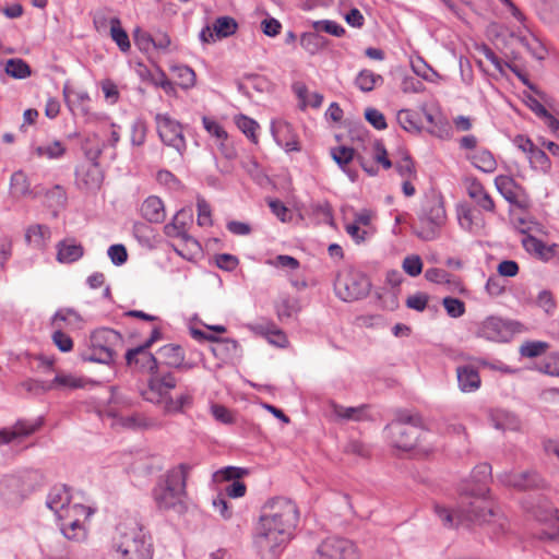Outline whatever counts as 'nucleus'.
<instances>
[{
	"mask_svg": "<svg viewBox=\"0 0 559 559\" xmlns=\"http://www.w3.org/2000/svg\"><path fill=\"white\" fill-rule=\"evenodd\" d=\"M491 479V465L481 463L472 472L471 480L460 487L461 502L456 510L436 504L435 512L447 527L463 526L473 528L486 525L489 533L499 535L506 530V519L498 514L484 499L489 491L488 481Z\"/></svg>",
	"mask_w": 559,
	"mask_h": 559,
	"instance_id": "f257e3e1",
	"label": "nucleus"
},
{
	"mask_svg": "<svg viewBox=\"0 0 559 559\" xmlns=\"http://www.w3.org/2000/svg\"><path fill=\"white\" fill-rule=\"evenodd\" d=\"M298 521L299 511L293 500L275 497L264 503L253 535V545L261 559H276L283 552Z\"/></svg>",
	"mask_w": 559,
	"mask_h": 559,
	"instance_id": "f03ea898",
	"label": "nucleus"
},
{
	"mask_svg": "<svg viewBox=\"0 0 559 559\" xmlns=\"http://www.w3.org/2000/svg\"><path fill=\"white\" fill-rule=\"evenodd\" d=\"M153 551L148 531L135 518L117 525L111 544L114 559H152Z\"/></svg>",
	"mask_w": 559,
	"mask_h": 559,
	"instance_id": "7ed1b4c3",
	"label": "nucleus"
},
{
	"mask_svg": "<svg viewBox=\"0 0 559 559\" xmlns=\"http://www.w3.org/2000/svg\"><path fill=\"white\" fill-rule=\"evenodd\" d=\"M190 471V465L181 463L159 477L152 490L158 510L174 511L177 514L187 512V479Z\"/></svg>",
	"mask_w": 559,
	"mask_h": 559,
	"instance_id": "20e7f679",
	"label": "nucleus"
},
{
	"mask_svg": "<svg viewBox=\"0 0 559 559\" xmlns=\"http://www.w3.org/2000/svg\"><path fill=\"white\" fill-rule=\"evenodd\" d=\"M176 385L177 380L175 376L147 379V386L141 391V396L146 402L160 405L165 414L181 413L185 408L192 406L193 397L191 393L185 392L174 399L170 395V391Z\"/></svg>",
	"mask_w": 559,
	"mask_h": 559,
	"instance_id": "39448f33",
	"label": "nucleus"
},
{
	"mask_svg": "<svg viewBox=\"0 0 559 559\" xmlns=\"http://www.w3.org/2000/svg\"><path fill=\"white\" fill-rule=\"evenodd\" d=\"M418 219L420 225L414 229L415 235L425 241L436 239L447 219L442 199L439 197L426 199L418 213Z\"/></svg>",
	"mask_w": 559,
	"mask_h": 559,
	"instance_id": "423d86ee",
	"label": "nucleus"
},
{
	"mask_svg": "<svg viewBox=\"0 0 559 559\" xmlns=\"http://www.w3.org/2000/svg\"><path fill=\"white\" fill-rule=\"evenodd\" d=\"M334 290L340 299L349 302L366 297L370 290V282L360 272L346 271L337 274Z\"/></svg>",
	"mask_w": 559,
	"mask_h": 559,
	"instance_id": "0eeeda50",
	"label": "nucleus"
},
{
	"mask_svg": "<svg viewBox=\"0 0 559 559\" xmlns=\"http://www.w3.org/2000/svg\"><path fill=\"white\" fill-rule=\"evenodd\" d=\"M313 559H360V554L352 540L331 536L319 544Z\"/></svg>",
	"mask_w": 559,
	"mask_h": 559,
	"instance_id": "6e6552de",
	"label": "nucleus"
},
{
	"mask_svg": "<svg viewBox=\"0 0 559 559\" xmlns=\"http://www.w3.org/2000/svg\"><path fill=\"white\" fill-rule=\"evenodd\" d=\"M155 122L160 141L174 147L182 156L187 150V143L180 122L173 119L168 114H157Z\"/></svg>",
	"mask_w": 559,
	"mask_h": 559,
	"instance_id": "1a4fd4ad",
	"label": "nucleus"
},
{
	"mask_svg": "<svg viewBox=\"0 0 559 559\" xmlns=\"http://www.w3.org/2000/svg\"><path fill=\"white\" fill-rule=\"evenodd\" d=\"M515 332L514 323L500 317L490 316L477 323L475 335L488 341L507 342Z\"/></svg>",
	"mask_w": 559,
	"mask_h": 559,
	"instance_id": "9d476101",
	"label": "nucleus"
},
{
	"mask_svg": "<svg viewBox=\"0 0 559 559\" xmlns=\"http://www.w3.org/2000/svg\"><path fill=\"white\" fill-rule=\"evenodd\" d=\"M157 373L155 377L162 378L166 376H174V373L167 369H180L186 367L185 365V350L177 344H167L162 346L155 353Z\"/></svg>",
	"mask_w": 559,
	"mask_h": 559,
	"instance_id": "9b49d317",
	"label": "nucleus"
},
{
	"mask_svg": "<svg viewBox=\"0 0 559 559\" xmlns=\"http://www.w3.org/2000/svg\"><path fill=\"white\" fill-rule=\"evenodd\" d=\"M513 143L519 150L526 154L532 169L539 170L544 174L550 171L551 162L548 155L536 146L530 138L519 134L514 138Z\"/></svg>",
	"mask_w": 559,
	"mask_h": 559,
	"instance_id": "f8f14e48",
	"label": "nucleus"
},
{
	"mask_svg": "<svg viewBox=\"0 0 559 559\" xmlns=\"http://www.w3.org/2000/svg\"><path fill=\"white\" fill-rule=\"evenodd\" d=\"M385 429L389 432L392 444L403 451L414 449L420 435V428L415 425L388 424Z\"/></svg>",
	"mask_w": 559,
	"mask_h": 559,
	"instance_id": "ddd939ff",
	"label": "nucleus"
},
{
	"mask_svg": "<svg viewBox=\"0 0 559 559\" xmlns=\"http://www.w3.org/2000/svg\"><path fill=\"white\" fill-rule=\"evenodd\" d=\"M237 28L238 23L234 17L227 15L219 16L212 26L206 25L201 29L199 38L202 43L210 44L234 35Z\"/></svg>",
	"mask_w": 559,
	"mask_h": 559,
	"instance_id": "4468645a",
	"label": "nucleus"
},
{
	"mask_svg": "<svg viewBox=\"0 0 559 559\" xmlns=\"http://www.w3.org/2000/svg\"><path fill=\"white\" fill-rule=\"evenodd\" d=\"M126 364L133 372L147 373L153 378L157 373L156 356L150 350L130 348L127 350Z\"/></svg>",
	"mask_w": 559,
	"mask_h": 559,
	"instance_id": "2eb2a0df",
	"label": "nucleus"
},
{
	"mask_svg": "<svg viewBox=\"0 0 559 559\" xmlns=\"http://www.w3.org/2000/svg\"><path fill=\"white\" fill-rule=\"evenodd\" d=\"M499 481L519 490L538 488L543 485L542 477L536 472H522L519 474L504 472L498 475Z\"/></svg>",
	"mask_w": 559,
	"mask_h": 559,
	"instance_id": "dca6fc26",
	"label": "nucleus"
},
{
	"mask_svg": "<svg viewBox=\"0 0 559 559\" xmlns=\"http://www.w3.org/2000/svg\"><path fill=\"white\" fill-rule=\"evenodd\" d=\"M271 132L275 142L286 152L299 151L297 135L293 126L286 121H272Z\"/></svg>",
	"mask_w": 559,
	"mask_h": 559,
	"instance_id": "f3484780",
	"label": "nucleus"
},
{
	"mask_svg": "<svg viewBox=\"0 0 559 559\" xmlns=\"http://www.w3.org/2000/svg\"><path fill=\"white\" fill-rule=\"evenodd\" d=\"M495 186L499 193L508 201L520 209H524L526 203L519 199L516 190H521V186L510 176L500 175L495 179Z\"/></svg>",
	"mask_w": 559,
	"mask_h": 559,
	"instance_id": "a211bd4d",
	"label": "nucleus"
},
{
	"mask_svg": "<svg viewBox=\"0 0 559 559\" xmlns=\"http://www.w3.org/2000/svg\"><path fill=\"white\" fill-rule=\"evenodd\" d=\"M71 502V493L70 488L66 485H56L53 486L46 499V506L57 515H61V512L66 510V508Z\"/></svg>",
	"mask_w": 559,
	"mask_h": 559,
	"instance_id": "6ab92c4d",
	"label": "nucleus"
},
{
	"mask_svg": "<svg viewBox=\"0 0 559 559\" xmlns=\"http://www.w3.org/2000/svg\"><path fill=\"white\" fill-rule=\"evenodd\" d=\"M57 248V261L60 263H73L84 254V248L74 238H66L59 241Z\"/></svg>",
	"mask_w": 559,
	"mask_h": 559,
	"instance_id": "aec40b11",
	"label": "nucleus"
},
{
	"mask_svg": "<svg viewBox=\"0 0 559 559\" xmlns=\"http://www.w3.org/2000/svg\"><path fill=\"white\" fill-rule=\"evenodd\" d=\"M121 342V334L109 328L97 329L90 337V343L95 345L97 348L110 349V352H115V347Z\"/></svg>",
	"mask_w": 559,
	"mask_h": 559,
	"instance_id": "412c9836",
	"label": "nucleus"
},
{
	"mask_svg": "<svg viewBox=\"0 0 559 559\" xmlns=\"http://www.w3.org/2000/svg\"><path fill=\"white\" fill-rule=\"evenodd\" d=\"M141 215L150 223L159 224L163 223L166 213L165 206L160 198L156 195H150L146 198L141 205Z\"/></svg>",
	"mask_w": 559,
	"mask_h": 559,
	"instance_id": "4be33fe9",
	"label": "nucleus"
},
{
	"mask_svg": "<svg viewBox=\"0 0 559 559\" xmlns=\"http://www.w3.org/2000/svg\"><path fill=\"white\" fill-rule=\"evenodd\" d=\"M459 388L462 392H474L480 386V377L472 366H460L456 368Z\"/></svg>",
	"mask_w": 559,
	"mask_h": 559,
	"instance_id": "5701e85b",
	"label": "nucleus"
},
{
	"mask_svg": "<svg viewBox=\"0 0 559 559\" xmlns=\"http://www.w3.org/2000/svg\"><path fill=\"white\" fill-rule=\"evenodd\" d=\"M467 194L478 206L488 212L495 211V202L485 190L484 186L476 179H473L467 186Z\"/></svg>",
	"mask_w": 559,
	"mask_h": 559,
	"instance_id": "b1692460",
	"label": "nucleus"
},
{
	"mask_svg": "<svg viewBox=\"0 0 559 559\" xmlns=\"http://www.w3.org/2000/svg\"><path fill=\"white\" fill-rule=\"evenodd\" d=\"M333 415L340 420L361 421L367 418V405L347 407L336 403L331 404Z\"/></svg>",
	"mask_w": 559,
	"mask_h": 559,
	"instance_id": "393cba45",
	"label": "nucleus"
},
{
	"mask_svg": "<svg viewBox=\"0 0 559 559\" xmlns=\"http://www.w3.org/2000/svg\"><path fill=\"white\" fill-rule=\"evenodd\" d=\"M116 352L110 349L97 348L95 345L90 343V346L80 352V357L83 361L98 362V364H110L114 361Z\"/></svg>",
	"mask_w": 559,
	"mask_h": 559,
	"instance_id": "a878e982",
	"label": "nucleus"
},
{
	"mask_svg": "<svg viewBox=\"0 0 559 559\" xmlns=\"http://www.w3.org/2000/svg\"><path fill=\"white\" fill-rule=\"evenodd\" d=\"M104 146V142L96 133L87 134L82 143V150L86 158L95 166L98 165V159L102 155Z\"/></svg>",
	"mask_w": 559,
	"mask_h": 559,
	"instance_id": "bb28decb",
	"label": "nucleus"
},
{
	"mask_svg": "<svg viewBox=\"0 0 559 559\" xmlns=\"http://www.w3.org/2000/svg\"><path fill=\"white\" fill-rule=\"evenodd\" d=\"M51 235L50 228L46 225H32L26 229L25 240L37 249L46 246Z\"/></svg>",
	"mask_w": 559,
	"mask_h": 559,
	"instance_id": "cd10ccee",
	"label": "nucleus"
},
{
	"mask_svg": "<svg viewBox=\"0 0 559 559\" xmlns=\"http://www.w3.org/2000/svg\"><path fill=\"white\" fill-rule=\"evenodd\" d=\"M490 419L496 429H516L519 427L518 417L506 409H495L490 413Z\"/></svg>",
	"mask_w": 559,
	"mask_h": 559,
	"instance_id": "c85d7f7f",
	"label": "nucleus"
},
{
	"mask_svg": "<svg viewBox=\"0 0 559 559\" xmlns=\"http://www.w3.org/2000/svg\"><path fill=\"white\" fill-rule=\"evenodd\" d=\"M383 81L382 75L377 74L371 70L364 69L357 74L355 85L361 92L367 93L373 91L376 86L383 84Z\"/></svg>",
	"mask_w": 559,
	"mask_h": 559,
	"instance_id": "c756f323",
	"label": "nucleus"
},
{
	"mask_svg": "<svg viewBox=\"0 0 559 559\" xmlns=\"http://www.w3.org/2000/svg\"><path fill=\"white\" fill-rule=\"evenodd\" d=\"M397 122L407 132L418 133L421 130V119L418 112L402 109L397 112Z\"/></svg>",
	"mask_w": 559,
	"mask_h": 559,
	"instance_id": "7c9ffc66",
	"label": "nucleus"
},
{
	"mask_svg": "<svg viewBox=\"0 0 559 559\" xmlns=\"http://www.w3.org/2000/svg\"><path fill=\"white\" fill-rule=\"evenodd\" d=\"M60 524V530L63 536L69 540H80L84 537V530L81 523L80 518L75 519H58Z\"/></svg>",
	"mask_w": 559,
	"mask_h": 559,
	"instance_id": "2f4dec72",
	"label": "nucleus"
},
{
	"mask_svg": "<svg viewBox=\"0 0 559 559\" xmlns=\"http://www.w3.org/2000/svg\"><path fill=\"white\" fill-rule=\"evenodd\" d=\"M276 314L280 321L290 319L300 310L298 299L294 297H282L275 305Z\"/></svg>",
	"mask_w": 559,
	"mask_h": 559,
	"instance_id": "473e14b6",
	"label": "nucleus"
},
{
	"mask_svg": "<svg viewBox=\"0 0 559 559\" xmlns=\"http://www.w3.org/2000/svg\"><path fill=\"white\" fill-rule=\"evenodd\" d=\"M472 164L484 173H493L497 162L488 150H480L471 156Z\"/></svg>",
	"mask_w": 559,
	"mask_h": 559,
	"instance_id": "72a5a7b5",
	"label": "nucleus"
},
{
	"mask_svg": "<svg viewBox=\"0 0 559 559\" xmlns=\"http://www.w3.org/2000/svg\"><path fill=\"white\" fill-rule=\"evenodd\" d=\"M66 145L59 140H55L52 142L35 147V154L38 157H46L48 159L60 158L66 154Z\"/></svg>",
	"mask_w": 559,
	"mask_h": 559,
	"instance_id": "f704fd0d",
	"label": "nucleus"
},
{
	"mask_svg": "<svg viewBox=\"0 0 559 559\" xmlns=\"http://www.w3.org/2000/svg\"><path fill=\"white\" fill-rule=\"evenodd\" d=\"M110 24V36L117 44L121 51L126 52L130 49V40L127 32L122 28L121 22L118 17H111Z\"/></svg>",
	"mask_w": 559,
	"mask_h": 559,
	"instance_id": "c9c22d12",
	"label": "nucleus"
},
{
	"mask_svg": "<svg viewBox=\"0 0 559 559\" xmlns=\"http://www.w3.org/2000/svg\"><path fill=\"white\" fill-rule=\"evenodd\" d=\"M74 554L69 547V545L62 540L57 539L52 542L47 551L45 552L46 559H73Z\"/></svg>",
	"mask_w": 559,
	"mask_h": 559,
	"instance_id": "e433bc0d",
	"label": "nucleus"
},
{
	"mask_svg": "<svg viewBox=\"0 0 559 559\" xmlns=\"http://www.w3.org/2000/svg\"><path fill=\"white\" fill-rule=\"evenodd\" d=\"M10 191L15 198L25 197L31 193L28 179L23 171H15L11 176Z\"/></svg>",
	"mask_w": 559,
	"mask_h": 559,
	"instance_id": "4c0bfd02",
	"label": "nucleus"
},
{
	"mask_svg": "<svg viewBox=\"0 0 559 559\" xmlns=\"http://www.w3.org/2000/svg\"><path fill=\"white\" fill-rule=\"evenodd\" d=\"M5 73L14 79H26L32 71L29 66L20 58L9 59L5 63Z\"/></svg>",
	"mask_w": 559,
	"mask_h": 559,
	"instance_id": "58836bf2",
	"label": "nucleus"
},
{
	"mask_svg": "<svg viewBox=\"0 0 559 559\" xmlns=\"http://www.w3.org/2000/svg\"><path fill=\"white\" fill-rule=\"evenodd\" d=\"M357 151L348 146H337L331 150L333 160L345 170L346 166L356 158Z\"/></svg>",
	"mask_w": 559,
	"mask_h": 559,
	"instance_id": "ea45409f",
	"label": "nucleus"
},
{
	"mask_svg": "<svg viewBox=\"0 0 559 559\" xmlns=\"http://www.w3.org/2000/svg\"><path fill=\"white\" fill-rule=\"evenodd\" d=\"M120 424L123 427L131 429H148L155 426L154 420L138 413L126 417H121Z\"/></svg>",
	"mask_w": 559,
	"mask_h": 559,
	"instance_id": "a19ab883",
	"label": "nucleus"
},
{
	"mask_svg": "<svg viewBox=\"0 0 559 559\" xmlns=\"http://www.w3.org/2000/svg\"><path fill=\"white\" fill-rule=\"evenodd\" d=\"M238 342L233 338H222L217 345L211 347L215 357L226 358L234 356L238 350Z\"/></svg>",
	"mask_w": 559,
	"mask_h": 559,
	"instance_id": "79ce46f5",
	"label": "nucleus"
},
{
	"mask_svg": "<svg viewBox=\"0 0 559 559\" xmlns=\"http://www.w3.org/2000/svg\"><path fill=\"white\" fill-rule=\"evenodd\" d=\"M2 493L7 495L9 498L12 495L13 499L23 498L26 493V489L21 488V479L17 476H8L3 479L2 485Z\"/></svg>",
	"mask_w": 559,
	"mask_h": 559,
	"instance_id": "37998d69",
	"label": "nucleus"
},
{
	"mask_svg": "<svg viewBox=\"0 0 559 559\" xmlns=\"http://www.w3.org/2000/svg\"><path fill=\"white\" fill-rule=\"evenodd\" d=\"M63 96L70 109L79 105L88 104L91 100V97L86 91H76L68 86H64L63 88Z\"/></svg>",
	"mask_w": 559,
	"mask_h": 559,
	"instance_id": "c03bdc74",
	"label": "nucleus"
},
{
	"mask_svg": "<svg viewBox=\"0 0 559 559\" xmlns=\"http://www.w3.org/2000/svg\"><path fill=\"white\" fill-rule=\"evenodd\" d=\"M173 72L175 73V75L179 80L178 84L182 88L188 90V88L194 86V84H195V73H194V71L190 67H188V66L174 67L173 68Z\"/></svg>",
	"mask_w": 559,
	"mask_h": 559,
	"instance_id": "a18cd8bd",
	"label": "nucleus"
},
{
	"mask_svg": "<svg viewBox=\"0 0 559 559\" xmlns=\"http://www.w3.org/2000/svg\"><path fill=\"white\" fill-rule=\"evenodd\" d=\"M236 124L240 131H242L253 143H258V136L255 134L257 129H259V124L255 120L240 115L236 118Z\"/></svg>",
	"mask_w": 559,
	"mask_h": 559,
	"instance_id": "49530a36",
	"label": "nucleus"
},
{
	"mask_svg": "<svg viewBox=\"0 0 559 559\" xmlns=\"http://www.w3.org/2000/svg\"><path fill=\"white\" fill-rule=\"evenodd\" d=\"M311 212L325 224L333 223V211L328 201L313 202L310 205Z\"/></svg>",
	"mask_w": 559,
	"mask_h": 559,
	"instance_id": "de8ad7c7",
	"label": "nucleus"
},
{
	"mask_svg": "<svg viewBox=\"0 0 559 559\" xmlns=\"http://www.w3.org/2000/svg\"><path fill=\"white\" fill-rule=\"evenodd\" d=\"M313 28L317 32L323 31L330 35L335 36V37H342L346 33L345 28L341 24H338L332 20L316 21L313 23Z\"/></svg>",
	"mask_w": 559,
	"mask_h": 559,
	"instance_id": "09e8293b",
	"label": "nucleus"
},
{
	"mask_svg": "<svg viewBox=\"0 0 559 559\" xmlns=\"http://www.w3.org/2000/svg\"><path fill=\"white\" fill-rule=\"evenodd\" d=\"M549 348V344L542 341L526 342L520 348V354L524 357L534 358Z\"/></svg>",
	"mask_w": 559,
	"mask_h": 559,
	"instance_id": "8fccbe9b",
	"label": "nucleus"
},
{
	"mask_svg": "<svg viewBox=\"0 0 559 559\" xmlns=\"http://www.w3.org/2000/svg\"><path fill=\"white\" fill-rule=\"evenodd\" d=\"M92 510L81 503H69L64 511L61 512L58 519H75L80 518V520L87 519L91 516Z\"/></svg>",
	"mask_w": 559,
	"mask_h": 559,
	"instance_id": "3c124183",
	"label": "nucleus"
},
{
	"mask_svg": "<svg viewBox=\"0 0 559 559\" xmlns=\"http://www.w3.org/2000/svg\"><path fill=\"white\" fill-rule=\"evenodd\" d=\"M51 390L53 389H78L82 386V382L80 379L71 376V374H57L50 382Z\"/></svg>",
	"mask_w": 559,
	"mask_h": 559,
	"instance_id": "603ef678",
	"label": "nucleus"
},
{
	"mask_svg": "<svg viewBox=\"0 0 559 559\" xmlns=\"http://www.w3.org/2000/svg\"><path fill=\"white\" fill-rule=\"evenodd\" d=\"M263 333L266 334L267 341L271 344H274L277 347H285L287 344V337L285 333L278 329L274 324H267L265 328L260 326Z\"/></svg>",
	"mask_w": 559,
	"mask_h": 559,
	"instance_id": "864d4df0",
	"label": "nucleus"
},
{
	"mask_svg": "<svg viewBox=\"0 0 559 559\" xmlns=\"http://www.w3.org/2000/svg\"><path fill=\"white\" fill-rule=\"evenodd\" d=\"M442 305L445 308L447 313L452 318H460L465 312V304L459 298L444 297Z\"/></svg>",
	"mask_w": 559,
	"mask_h": 559,
	"instance_id": "5fc2aeb1",
	"label": "nucleus"
},
{
	"mask_svg": "<svg viewBox=\"0 0 559 559\" xmlns=\"http://www.w3.org/2000/svg\"><path fill=\"white\" fill-rule=\"evenodd\" d=\"M178 216H179V213H177L175 215L173 222H170L164 226L165 235L168 237H180L185 240H192V238L186 234L185 224L183 223L179 224Z\"/></svg>",
	"mask_w": 559,
	"mask_h": 559,
	"instance_id": "6e6d98bb",
	"label": "nucleus"
},
{
	"mask_svg": "<svg viewBox=\"0 0 559 559\" xmlns=\"http://www.w3.org/2000/svg\"><path fill=\"white\" fill-rule=\"evenodd\" d=\"M395 169L403 178L412 179L416 177L414 163L409 155L403 156L395 163Z\"/></svg>",
	"mask_w": 559,
	"mask_h": 559,
	"instance_id": "4d7b16f0",
	"label": "nucleus"
},
{
	"mask_svg": "<svg viewBox=\"0 0 559 559\" xmlns=\"http://www.w3.org/2000/svg\"><path fill=\"white\" fill-rule=\"evenodd\" d=\"M403 270L409 275V276H418L423 272V261L419 255L412 254L407 255L403 260Z\"/></svg>",
	"mask_w": 559,
	"mask_h": 559,
	"instance_id": "13d9d810",
	"label": "nucleus"
},
{
	"mask_svg": "<svg viewBox=\"0 0 559 559\" xmlns=\"http://www.w3.org/2000/svg\"><path fill=\"white\" fill-rule=\"evenodd\" d=\"M373 158L377 163L382 165L384 169L392 167V162L388 157V152L380 140L372 141Z\"/></svg>",
	"mask_w": 559,
	"mask_h": 559,
	"instance_id": "bf43d9fd",
	"label": "nucleus"
},
{
	"mask_svg": "<svg viewBox=\"0 0 559 559\" xmlns=\"http://www.w3.org/2000/svg\"><path fill=\"white\" fill-rule=\"evenodd\" d=\"M545 245L546 243L543 240L532 235H526V237L522 239V246L524 247V249L528 253L535 254L538 259L542 255Z\"/></svg>",
	"mask_w": 559,
	"mask_h": 559,
	"instance_id": "052dcab7",
	"label": "nucleus"
},
{
	"mask_svg": "<svg viewBox=\"0 0 559 559\" xmlns=\"http://www.w3.org/2000/svg\"><path fill=\"white\" fill-rule=\"evenodd\" d=\"M197 209H198V224L200 226H209L212 225L211 218V206L203 198H198L197 200Z\"/></svg>",
	"mask_w": 559,
	"mask_h": 559,
	"instance_id": "680f3d73",
	"label": "nucleus"
},
{
	"mask_svg": "<svg viewBox=\"0 0 559 559\" xmlns=\"http://www.w3.org/2000/svg\"><path fill=\"white\" fill-rule=\"evenodd\" d=\"M365 118L377 130H384L388 127L384 115L376 108H367Z\"/></svg>",
	"mask_w": 559,
	"mask_h": 559,
	"instance_id": "e2e57ef3",
	"label": "nucleus"
},
{
	"mask_svg": "<svg viewBox=\"0 0 559 559\" xmlns=\"http://www.w3.org/2000/svg\"><path fill=\"white\" fill-rule=\"evenodd\" d=\"M425 277L427 281L437 284H450L452 275L443 269L431 267L426 270Z\"/></svg>",
	"mask_w": 559,
	"mask_h": 559,
	"instance_id": "0e129e2a",
	"label": "nucleus"
},
{
	"mask_svg": "<svg viewBox=\"0 0 559 559\" xmlns=\"http://www.w3.org/2000/svg\"><path fill=\"white\" fill-rule=\"evenodd\" d=\"M146 138V126L142 120H136L131 127V143L135 146L144 144Z\"/></svg>",
	"mask_w": 559,
	"mask_h": 559,
	"instance_id": "69168bd1",
	"label": "nucleus"
},
{
	"mask_svg": "<svg viewBox=\"0 0 559 559\" xmlns=\"http://www.w3.org/2000/svg\"><path fill=\"white\" fill-rule=\"evenodd\" d=\"M108 257L115 265L123 264L128 259V252L123 245H112L108 248Z\"/></svg>",
	"mask_w": 559,
	"mask_h": 559,
	"instance_id": "338daca9",
	"label": "nucleus"
},
{
	"mask_svg": "<svg viewBox=\"0 0 559 559\" xmlns=\"http://www.w3.org/2000/svg\"><path fill=\"white\" fill-rule=\"evenodd\" d=\"M52 341L55 345L63 353L70 352L73 347L72 338L61 330L53 332Z\"/></svg>",
	"mask_w": 559,
	"mask_h": 559,
	"instance_id": "774afa93",
	"label": "nucleus"
}]
</instances>
